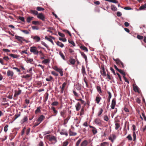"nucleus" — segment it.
<instances>
[{
  "label": "nucleus",
  "mask_w": 146,
  "mask_h": 146,
  "mask_svg": "<svg viewBox=\"0 0 146 146\" xmlns=\"http://www.w3.org/2000/svg\"><path fill=\"white\" fill-rule=\"evenodd\" d=\"M51 108L53 111L54 113V116H55L57 114V111L56 110L55 108L54 107H52Z\"/></svg>",
  "instance_id": "nucleus-24"
},
{
  "label": "nucleus",
  "mask_w": 146,
  "mask_h": 146,
  "mask_svg": "<svg viewBox=\"0 0 146 146\" xmlns=\"http://www.w3.org/2000/svg\"><path fill=\"white\" fill-rule=\"evenodd\" d=\"M68 41L69 43L71 44L73 46H75V44L74 43V41L71 40H68Z\"/></svg>",
  "instance_id": "nucleus-39"
},
{
  "label": "nucleus",
  "mask_w": 146,
  "mask_h": 146,
  "mask_svg": "<svg viewBox=\"0 0 146 146\" xmlns=\"http://www.w3.org/2000/svg\"><path fill=\"white\" fill-rule=\"evenodd\" d=\"M38 146H44V143H43V142L41 141H40L39 142V143L38 145Z\"/></svg>",
  "instance_id": "nucleus-59"
},
{
  "label": "nucleus",
  "mask_w": 146,
  "mask_h": 146,
  "mask_svg": "<svg viewBox=\"0 0 146 146\" xmlns=\"http://www.w3.org/2000/svg\"><path fill=\"white\" fill-rule=\"evenodd\" d=\"M15 38L19 42L21 43H22L23 40L25 41L26 40L23 39V38L19 36L15 35Z\"/></svg>",
  "instance_id": "nucleus-8"
},
{
  "label": "nucleus",
  "mask_w": 146,
  "mask_h": 146,
  "mask_svg": "<svg viewBox=\"0 0 146 146\" xmlns=\"http://www.w3.org/2000/svg\"><path fill=\"white\" fill-rule=\"evenodd\" d=\"M37 17L44 21L45 20V17L44 14L42 13L38 14L37 16Z\"/></svg>",
  "instance_id": "nucleus-4"
},
{
  "label": "nucleus",
  "mask_w": 146,
  "mask_h": 146,
  "mask_svg": "<svg viewBox=\"0 0 146 146\" xmlns=\"http://www.w3.org/2000/svg\"><path fill=\"white\" fill-rule=\"evenodd\" d=\"M31 76V75H30L26 74L25 75H23V76H22V78H25L26 79H27Z\"/></svg>",
  "instance_id": "nucleus-37"
},
{
  "label": "nucleus",
  "mask_w": 146,
  "mask_h": 146,
  "mask_svg": "<svg viewBox=\"0 0 146 146\" xmlns=\"http://www.w3.org/2000/svg\"><path fill=\"white\" fill-rule=\"evenodd\" d=\"M46 80L48 82H51L53 80V78L51 76H49L46 78Z\"/></svg>",
  "instance_id": "nucleus-21"
},
{
  "label": "nucleus",
  "mask_w": 146,
  "mask_h": 146,
  "mask_svg": "<svg viewBox=\"0 0 146 146\" xmlns=\"http://www.w3.org/2000/svg\"><path fill=\"white\" fill-rule=\"evenodd\" d=\"M104 119L106 121H108V120L109 118L107 115H105L104 116Z\"/></svg>",
  "instance_id": "nucleus-62"
},
{
  "label": "nucleus",
  "mask_w": 146,
  "mask_h": 146,
  "mask_svg": "<svg viewBox=\"0 0 146 146\" xmlns=\"http://www.w3.org/2000/svg\"><path fill=\"white\" fill-rule=\"evenodd\" d=\"M21 92V90H19L18 91H15V94L14 97H16L17 96L19 95Z\"/></svg>",
  "instance_id": "nucleus-20"
},
{
  "label": "nucleus",
  "mask_w": 146,
  "mask_h": 146,
  "mask_svg": "<svg viewBox=\"0 0 146 146\" xmlns=\"http://www.w3.org/2000/svg\"><path fill=\"white\" fill-rule=\"evenodd\" d=\"M111 9L112 11H116L117 10V7L115 6V5H111Z\"/></svg>",
  "instance_id": "nucleus-25"
},
{
  "label": "nucleus",
  "mask_w": 146,
  "mask_h": 146,
  "mask_svg": "<svg viewBox=\"0 0 146 146\" xmlns=\"http://www.w3.org/2000/svg\"><path fill=\"white\" fill-rule=\"evenodd\" d=\"M115 128L116 130L118 129L120 127V124L117 123H115Z\"/></svg>",
  "instance_id": "nucleus-45"
},
{
  "label": "nucleus",
  "mask_w": 146,
  "mask_h": 146,
  "mask_svg": "<svg viewBox=\"0 0 146 146\" xmlns=\"http://www.w3.org/2000/svg\"><path fill=\"white\" fill-rule=\"evenodd\" d=\"M58 34L59 35L62 37H65V35H64L63 34V33H62L60 32H58Z\"/></svg>",
  "instance_id": "nucleus-50"
},
{
  "label": "nucleus",
  "mask_w": 146,
  "mask_h": 146,
  "mask_svg": "<svg viewBox=\"0 0 146 146\" xmlns=\"http://www.w3.org/2000/svg\"><path fill=\"white\" fill-rule=\"evenodd\" d=\"M103 111V110L102 108H101L100 109V110L99 111L98 115V116H99L102 113Z\"/></svg>",
  "instance_id": "nucleus-61"
},
{
  "label": "nucleus",
  "mask_w": 146,
  "mask_h": 146,
  "mask_svg": "<svg viewBox=\"0 0 146 146\" xmlns=\"http://www.w3.org/2000/svg\"><path fill=\"white\" fill-rule=\"evenodd\" d=\"M45 39L48 40V41L51 42V43L52 44H54L53 41L51 38H48L47 36H46L45 37Z\"/></svg>",
  "instance_id": "nucleus-31"
},
{
  "label": "nucleus",
  "mask_w": 146,
  "mask_h": 146,
  "mask_svg": "<svg viewBox=\"0 0 146 146\" xmlns=\"http://www.w3.org/2000/svg\"><path fill=\"white\" fill-rule=\"evenodd\" d=\"M56 44L58 46L60 47L61 48H62L64 46V45L62 43L59 41H58L57 42Z\"/></svg>",
  "instance_id": "nucleus-28"
},
{
  "label": "nucleus",
  "mask_w": 146,
  "mask_h": 146,
  "mask_svg": "<svg viewBox=\"0 0 146 146\" xmlns=\"http://www.w3.org/2000/svg\"><path fill=\"white\" fill-rule=\"evenodd\" d=\"M13 69L16 70L18 72H21V70L17 68L13 67Z\"/></svg>",
  "instance_id": "nucleus-57"
},
{
  "label": "nucleus",
  "mask_w": 146,
  "mask_h": 146,
  "mask_svg": "<svg viewBox=\"0 0 146 146\" xmlns=\"http://www.w3.org/2000/svg\"><path fill=\"white\" fill-rule=\"evenodd\" d=\"M69 61L70 64L72 65H74L76 62L75 60L73 58L70 59Z\"/></svg>",
  "instance_id": "nucleus-26"
},
{
  "label": "nucleus",
  "mask_w": 146,
  "mask_h": 146,
  "mask_svg": "<svg viewBox=\"0 0 146 146\" xmlns=\"http://www.w3.org/2000/svg\"><path fill=\"white\" fill-rule=\"evenodd\" d=\"M28 120L27 117V116H25L24 118L21 121V123H24L25 122L27 121Z\"/></svg>",
  "instance_id": "nucleus-22"
},
{
  "label": "nucleus",
  "mask_w": 146,
  "mask_h": 146,
  "mask_svg": "<svg viewBox=\"0 0 146 146\" xmlns=\"http://www.w3.org/2000/svg\"><path fill=\"white\" fill-rule=\"evenodd\" d=\"M51 74L55 76H58V73H56L54 71L51 72Z\"/></svg>",
  "instance_id": "nucleus-54"
},
{
  "label": "nucleus",
  "mask_w": 146,
  "mask_h": 146,
  "mask_svg": "<svg viewBox=\"0 0 146 146\" xmlns=\"http://www.w3.org/2000/svg\"><path fill=\"white\" fill-rule=\"evenodd\" d=\"M46 138L48 140L51 141H54L56 143L57 141L56 138L54 136H51L50 135H48L46 136Z\"/></svg>",
  "instance_id": "nucleus-2"
},
{
  "label": "nucleus",
  "mask_w": 146,
  "mask_h": 146,
  "mask_svg": "<svg viewBox=\"0 0 146 146\" xmlns=\"http://www.w3.org/2000/svg\"><path fill=\"white\" fill-rule=\"evenodd\" d=\"M81 141V139H79L76 142V146H79V144Z\"/></svg>",
  "instance_id": "nucleus-47"
},
{
  "label": "nucleus",
  "mask_w": 146,
  "mask_h": 146,
  "mask_svg": "<svg viewBox=\"0 0 146 146\" xmlns=\"http://www.w3.org/2000/svg\"><path fill=\"white\" fill-rule=\"evenodd\" d=\"M69 134L70 136H75L77 135V133L71 131L70 130H69Z\"/></svg>",
  "instance_id": "nucleus-27"
},
{
  "label": "nucleus",
  "mask_w": 146,
  "mask_h": 146,
  "mask_svg": "<svg viewBox=\"0 0 146 146\" xmlns=\"http://www.w3.org/2000/svg\"><path fill=\"white\" fill-rule=\"evenodd\" d=\"M76 109V111H78L79 110L81 107L80 104L78 102L75 105Z\"/></svg>",
  "instance_id": "nucleus-11"
},
{
  "label": "nucleus",
  "mask_w": 146,
  "mask_h": 146,
  "mask_svg": "<svg viewBox=\"0 0 146 146\" xmlns=\"http://www.w3.org/2000/svg\"><path fill=\"white\" fill-rule=\"evenodd\" d=\"M133 90L135 92H137L139 93H140L139 89L137 86H133Z\"/></svg>",
  "instance_id": "nucleus-18"
},
{
  "label": "nucleus",
  "mask_w": 146,
  "mask_h": 146,
  "mask_svg": "<svg viewBox=\"0 0 146 146\" xmlns=\"http://www.w3.org/2000/svg\"><path fill=\"white\" fill-rule=\"evenodd\" d=\"M3 59L6 61H7L9 60V58L7 56H5L3 57Z\"/></svg>",
  "instance_id": "nucleus-63"
},
{
  "label": "nucleus",
  "mask_w": 146,
  "mask_h": 146,
  "mask_svg": "<svg viewBox=\"0 0 146 146\" xmlns=\"http://www.w3.org/2000/svg\"><path fill=\"white\" fill-rule=\"evenodd\" d=\"M58 72H59L60 74V76H63V72L62 71V69L59 68L57 71Z\"/></svg>",
  "instance_id": "nucleus-35"
},
{
  "label": "nucleus",
  "mask_w": 146,
  "mask_h": 146,
  "mask_svg": "<svg viewBox=\"0 0 146 146\" xmlns=\"http://www.w3.org/2000/svg\"><path fill=\"white\" fill-rule=\"evenodd\" d=\"M59 54L60 55V56H61V57L64 60H65V57L64 55L63 54L62 52L61 51H59Z\"/></svg>",
  "instance_id": "nucleus-30"
},
{
  "label": "nucleus",
  "mask_w": 146,
  "mask_h": 146,
  "mask_svg": "<svg viewBox=\"0 0 146 146\" xmlns=\"http://www.w3.org/2000/svg\"><path fill=\"white\" fill-rule=\"evenodd\" d=\"M127 138L128 140L130 141H131L132 139L131 136L130 134L128 135V136L127 137Z\"/></svg>",
  "instance_id": "nucleus-58"
},
{
  "label": "nucleus",
  "mask_w": 146,
  "mask_h": 146,
  "mask_svg": "<svg viewBox=\"0 0 146 146\" xmlns=\"http://www.w3.org/2000/svg\"><path fill=\"white\" fill-rule=\"evenodd\" d=\"M80 48L81 49H82L85 51L87 52L88 51V50L87 48L84 46H80Z\"/></svg>",
  "instance_id": "nucleus-32"
},
{
  "label": "nucleus",
  "mask_w": 146,
  "mask_h": 146,
  "mask_svg": "<svg viewBox=\"0 0 146 146\" xmlns=\"http://www.w3.org/2000/svg\"><path fill=\"white\" fill-rule=\"evenodd\" d=\"M50 62V60L48 59H44L42 62V63L46 64V63H49Z\"/></svg>",
  "instance_id": "nucleus-33"
},
{
  "label": "nucleus",
  "mask_w": 146,
  "mask_h": 146,
  "mask_svg": "<svg viewBox=\"0 0 146 146\" xmlns=\"http://www.w3.org/2000/svg\"><path fill=\"white\" fill-rule=\"evenodd\" d=\"M114 61L116 63L119 65L120 66V63L122 62L119 59H115L114 58H113Z\"/></svg>",
  "instance_id": "nucleus-19"
},
{
  "label": "nucleus",
  "mask_w": 146,
  "mask_h": 146,
  "mask_svg": "<svg viewBox=\"0 0 146 146\" xmlns=\"http://www.w3.org/2000/svg\"><path fill=\"white\" fill-rule=\"evenodd\" d=\"M142 115L144 118V120L146 121V117L144 114V112H142Z\"/></svg>",
  "instance_id": "nucleus-64"
},
{
  "label": "nucleus",
  "mask_w": 146,
  "mask_h": 146,
  "mask_svg": "<svg viewBox=\"0 0 146 146\" xmlns=\"http://www.w3.org/2000/svg\"><path fill=\"white\" fill-rule=\"evenodd\" d=\"M9 56L14 58H16L17 57V55L14 54H9Z\"/></svg>",
  "instance_id": "nucleus-48"
},
{
  "label": "nucleus",
  "mask_w": 146,
  "mask_h": 146,
  "mask_svg": "<svg viewBox=\"0 0 146 146\" xmlns=\"http://www.w3.org/2000/svg\"><path fill=\"white\" fill-rule=\"evenodd\" d=\"M45 117L43 115H41L38 118L37 121L40 123L44 119Z\"/></svg>",
  "instance_id": "nucleus-9"
},
{
  "label": "nucleus",
  "mask_w": 146,
  "mask_h": 146,
  "mask_svg": "<svg viewBox=\"0 0 146 146\" xmlns=\"http://www.w3.org/2000/svg\"><path fill=\"white\" fill-rule=\"evenodd\" d=\"M31 38L33 39L36 42H39L40 40V38L39 36L36 35L35 36H31Z\"/></svg>",
  "instance_id": "nucleus-6"
},
{
  "label": "nucleus",
  "mask_w": 146,
  "mask_h": 146,
  "mask_svg": "<svg viewBox=\"0 0 146 146\" xmlns=\"http://www.w3.org/2000/svg\"><path fill=\"white\" fill-rule=\"evenodd\" d=\"M68 144V142L67 141H66L63 143L62 146H67Z\"/></svg>",
  "instance_id": "nucleus-56"
},
{
  "label": "nucleus",
  "mask_w": 146,
  "mask_h": 146,
  "mask_svg": "<svg viewBox=\"0 0 146 146\" xmlns=\"http://www.w3.org/2000/svg\"><path fill=\"white\" fill-rule=\"evenodd\" d=\"M82 72L83 76H84L85 75H86V73L85 71V67L84 66H82Z\"/></svg>",
  "instance_id": "nucleus-23"
},
{
  "label": "nucleus",
  "mask_w": 146,
  "mask_h": 146,
  "mask_svg": "<svg viewBox=\"0 0 146 146\" xmlns=\"http://www.w3.org/2000/svg\"><path fill=\"white\" fill-rule=\"evenodd\" d=\"M9 126L7 125H6L4 128V131L5 132H6L8 130L7 128Z\"/></svg>",
  "instance_id": "nucleus-55"
},
{
  "label": "nucleus",
  "mask_w": 146,
  "mask_h": 146,
  "mask_svg": "<svg viewBox=\"0 0 146 146\" xmlns=\"http://www.w3.org/2000/svg\"><path fill=\"white\" fill-rule=\"evenodd\" d=\"M101 98L99 95H98L96 97V101L97 104H99L101 100Z\"/></svg>",
  "instance_id": "nucleus-15"
},
{
  "label": "nucleus",
  "mask_w": 146,
  "mask_h": 146,
  "mask_svg": "<svg viewBox=\"0 0 146 146\" xmlns=\"http://www.w3.org/2000/svg\"><path fill=\"white\" fill-rule=\"evenodd\" d=\"M95 123L99 125H100L101 124V121L99 119L96 118L95 119L94 121Z\"/></svg>",
  "instance_id": "nucleus-14"
},
{
  "label": "nucleus",
  "mask_w": 146,
  "mask_h": 146,
  "mask_svg": "<svg viewBox=\"0 0 146 146\" xmlns=\"http://www.w3.org/2000/svg\"><path fill=\"white\" fill-rule=\"evenodd\" d=\"M59 103L57 101L54 102H52L51 104V105L52 106H57L58 105Z\"/></svg>",
  "instance_id": "nucleus-40"
},
{
  "label": "nucleus",
  "mask_w": 146,
  "mask_h": 146,
  "mask_svg": "<svg viewBox=\"0 0 146 146\" xmlns=\"http://www.w3.org/2000/svg\"><path fill=\"white\" fill-rule=\"evenodd\" d=\"M40 107H38L36 110L35 111V113L37 114V113L39 112L40 111Z\"/></svg>",
  "instance_id": "nucleus-43"
},
{
  "label": "nucleus",
  "mask_w": 146,
  "mask_h": 146,
  "mask_svg": "<svg viewBox=\"0 0 146 146\" xmlns=\"http://www.w3.org/2000/svg\"><path fill=\"white\" fill-rule=\"evenodd\" d=\"M145 8H146V3L144 5H142L139 7V9L140 10H143Z\"/></svg>",
  "instance_id": "nucleus-38"
},
{
  "label": "nucleus",
  "mask_w": 146,
  "mask_h": 146,
  "mask_svg": "<svg viewBox=\"0 0 146 146\" xmlns=\"http://www.w3.org/2000/svg\"><path fill=\"white\" fill-rule=\"evenodd\" d=\"M19 20L23 22H24L25 21L24 18L23 17L19 16Z\"/></svg>",
  "instance_id": "nucleus-53"
},
{
  "label": "nucleus",
  "mask_w": 146,
  "mask_h": 146,
  "mask_svg": "<svg viewBox=\"0 0 146 146\" xmlns=\"http://www.w3.org/2000/svg\"><path fill=\"white\" fill-rule=\"evenodd\" d=\"M81 54L82 56L84 58L86 61V62L87 60V57L84 53L83 52H81Z\"/></svg>",
  "instance_id": "nucleus-34"
},
{
  "label": "nucleus",
  "mask_w": 146,
  "mask_h": 146,
  "mask_svg": "<svg viewBox=\"0 0 146 146\" xmlns=\"http://www.w3.org/2000/svg\"><path fill=\"white\" fill-rule=\"evenodd\" d=\"M30 51L35 55H37L39 53L37 48L35 46H33L30 47Z\"/></svg>",
  "instance_id": "nucleus-1"
},
{
  "label": "nucleus",
  "mask_w": 146,
  "mask_h": 146,
  "mask_svg": "<svg viewBox=\"0 0 146 146\" xmlns=\"http://www.w3.org/2000/svg\"><path fill=\"white\" fill-rule=\"evenodd\" d=\"M109 143L108 142H104L103 143H101L100 144V146H106V145H108Z\"/></svg>",
  "instance_id": "nucleus-29"
},
{
  "label": "nucleus",
  "mask_w": 146,
  "mask_h": 146,
  "mask_svg": "<svg viewBox=\"0 0 146 146\" xmlns=\"http://www.w3.org/2000/svg\"><path fill=\"white\" fill-rule=\"evenodd\" d=\"M116 105V100L115 98L113 99L112 101L111 104V108L112 109H114L115 106Z\"/></svg>",
  "instance_id": "nucleus-10"
},
{
  "label": "nucleus",
  "mask_w": 146,
  "mask_h": 146,
  "mask_svg": "<svg viewBox=\"0 0 146 146\" xmlns=\"http://www.w3.org/2000/svg\"><path fill=\"white\" fill-rule=\"evenodd\" d=\"M36 9L38 11H43L44 10V9L40 7H37Z\"/></svg>",
  "instance_id": "nucleus-42"
},
{
  "label": "nucleus",
  "mask_w": 146,
  "mask_h": 146,
  "mask_svg": "<svg viewBox=\"0 0 146 146\" xmlns=\"http://www.w3.org/2000/svg\"><path fill=\"white\" fill-rule=\"evenodd\" d=\"M88 144V141L87 140H84L82 142L81 146H86Z\"/></svg>",
  "instance_id": "nucleus-16"
},
{
  "label": "nucleus",
  "mask_w": 146,
  "mask_h": 146,
  "mask_svg": "<svg viewBox=\"0 0 146 146\" xmlns=\"http://www.w3.org/2000/svg\"><path fill=\"white\" fill-rule=\"evenodd\" d=\"M41 44L44 46L45 47H46L48 49V48H49V46H48V45L44 42L42 41L41 42Z\"/></svg>",
  "instance_id": "nucleus-49"
},
{
  "label": "nucleus",
  "mask_w": 146,
  "mask_h": 146,
  "mask_svg": "<svg viewBox=\"0 0 146 146\" xmlns=\"http://www.w3.org/2000/svg\"><path fill=\"white\" fill-rule=\"evenodd\" d=\"M89 126L90 128L92 129V131L93 135H95L97 133L98 131L96 128L90 125H89Z\"/></svg>",
  "instance_id": "nucleus-7"
},
{
  "label": "nucleus",
  "mask_w": 146,
  "mask_h": 146,
  "mask_svg": "<svg viewBox=\"0 0 146 146\" xmlns=\"http://www.w3.org/2000/svg\"><path fill=\"white\" fill-rule=\"evenodd\" d=\"M7 75L8 76L11 77L9 78H10L11 79H13V78L12 77L13 76L14 73L13 71L9 70L7 71Z\"/></svg>",
  "instance_id": "nucleus-5"
},
{
  "label": "nucleus",
  "mask_w": 146,
  "mask_h": 146,
  "mask_svg": "<svg viewBox=\"0 0 146 146\" xmlns=\"http://www.w3.org/2000/svg\"><path fill=\"white\" fill-rule=\"evenodd\" d=\"M137 38L139 40H142L143 39V36L138 35L137 37Z\"/></svg>",
  "instance_id": "nucleus-52"
},
{
  "label": "nucleus",
  "mask_w": 146,
  "mask_h": 146,
  "mask_svg": "<svg viewBox=\"0 0 146 146\" xmlns=\"http://www.w3.org/2000/svg\"><path fill=\"white\" fill-rule=\"evenodd\" d=\"M63 31L64 33L68 34L70 36H71V34L67 30H63Z\"/></svg>",
  "instance_id": "nucleus-46"
},
{
  "label": "nucleus",
  "mask_w": 146,
  "mask_h": 146,
  "mask_svg": "<svg viewBox=\"0 0 146 146\" xmlns=\"http://www.w3.org/2000/svg\"><path fill=\"white\" fill-rule=\"evenodd\" d=\"M102 69V71H101V72L102 74L103 75L106 76V74L105 71L104 67V66H101Z\"/></svg>",
  "instance_id": "nucleus-13"
},
{
  "label": "nucleus",
  "mask_w": 146,
  "mask_h": 146,
  "mask_svg": "<svg viewBox=\"0 0 146 146\" xmlns=\"http://www.w3.org/2000/svg\"><path fill=\"white\" fill-rule=\"evenodd\" d=\"M116 138V136L115 134H112L111 135L108 137V139L110 140L112 143H113L114 140H115Z\"/></svg>",
  "instance_id": "nucleus-3"
},
{
  "label": "nucleus",
  "mask_w": 146,
  "mask_h": 146,
  "mask_svg": "<svg viewBox=\"0 0 146 146\" xmlns=\"http://www.w3.org/2000/svg\"><path fill=\"white\" fill-rule=\"evenodd\" d=\"M32 23L34 25H39V22L37 21H33L32 22Z\"/></svg>",
  "instance_id": "nucleus-44"
},
{
  "label": "nucleus",
  "mask_w": 146,
  "mask_h": 146,
  "mask_svg": "<svg viewBox=\"0 0 146 146\" xmlns=\"http://www.w3.org/2000/svg\"><path fill=\"white\" fill-rule=\"evenodd\" d=\"M59 39L64 42H66L67 41V40L66 38H62L60 37H59Z\"/></svg>",
  "instance_id": "nucleus-51"
},
{
  "label": "nucleus",
  "mask_w": 146,
  "mask_h": 146,
  "mask_svg": "<svg viewBox=\"0 0 146 146\" xmlns=\"http://www.w3.org/2000/svg\"><path fill=\"white\" fill-rule=\"evenodd\" d=\"M97 89L98 92L100 94L102 92L101 87L99 86H97Z\"/></svg>",
  "instance_id": "nucleus-41"
},
{
  "label": "nucleus",
  "mask_w": 146,
  "mask_h": 146,
  "mask_svg": "<svg viewBox=\"0 0 146 146\" xmlns=\"http://www.w3.org/2000/svg\"><path fill=\"white\" fill-rule=\"evenodd\" d=\"M30 13L34 15H37L38 14V12L35 10H31L30 11Z\"/></svg>",
  "instance_id": "nucleus-17"
},
{
  "label": "nucleus",
  "mask_w": 146,
  "mask_h": 146,
  "mask_svg": "<svg viewBox=\"0 0 146 146\" xmlns=\"http://www.w3.org/2000/svg\"><path fill=\"white\" fill-rule=\"evenodd\" d=\"M33 17H27V22L28 23H30L31 20H32L33 19Z\"/></svg>",
  "instance_id": "nucleus-36"
},
{
  "label": "nucleus",
  "mask_w": 146,
  "mask_h": 146,
  "mask_svg": "<svg viewBox=\"0 0 146 146\" xmlns=\"http://www.w3.org/2000/svg\"><path fill=\"white\" fill-rule=\"evenodd\" d=\"M32 28L33 30H38L39 29L38 27L36 26H32Z\"/></svg>",
  "instance_id": "nucleus-60"
},
{
  "label": "nucleus",
  "mask_w": 146,
  "mask_h": 146,
  "mask_svg": "<svg viewBox=\"0 0 146 146\" xmlns=\"http://www.w3.org/2000/svg\"><path fill=\"white\" fill-rule=\"evenodd\" d=\"M60 133L61 135H65L66 136L68 135L67 132L65 129L62 130L60 132Z\"/></svg>",
  "instance_id": "nucleus-12"
}]
</instances>
